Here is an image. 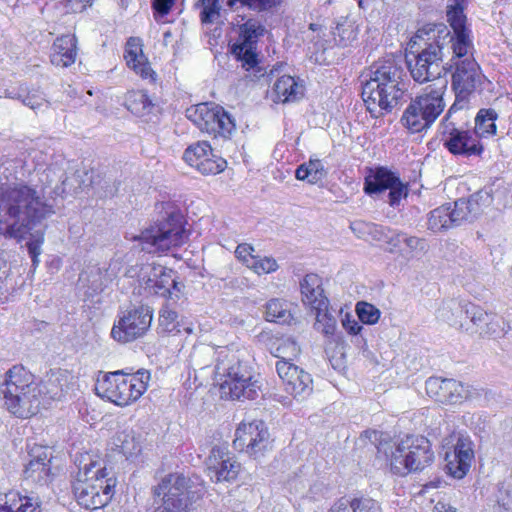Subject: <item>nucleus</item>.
<instances>
[{"mask_svg":"<svg viewBox=\"0 0 512 512\" xmlns=\"http://www.w3.org/2000/svg\"><path fill=\"white\" fill-rule=\"evenodd\" d=\"M310 28H311L312 30H316V24H311V25H310Z\"/></svg>","mask_w":512,"mask_h":512,"instance_id":"64","label":"nucleus"},{"mask_svg":"<svg viewBox=\"0 0 512 512\" xmlns=\"http://www.w3.org/2000/svg\"><path fill=\"white\" fill-rule=\"evenodd\" d=\"M433 512H456V509L444 502H438L433 509Z\"/></svg>","mask_w":512,"mask_h":512,"instance_id":"59","label":"nucleus"},{"mask_svg":"<svg viewBox=\"0 0 512 512\" xmlns=\"http://www.w3.org/2000/svg\"><path fill=\"white\" fill-rule=\"evenodd\" d=\"M498 114L494 109H480L475 117V126L472 132L481 140L494 136L497 131L496 120Z\"/></svg>","mask_w":512,"mask_h":512,"instance_id":"34","label":"nucleus"},{"mask_svg":"<svg viewBox=\"0 0 512 512\" xmlns=\"http://www.w3.org/2000/svg\"><path fill=\"white\" fill-rule=\"evenodd\" d=\"M214 103H200L186 110L187 118L192 121L201 131L207 129V123L216 115Z\"/></svg>","mask_w":512,"mask_h":512,"instance_id":"39","label":"nucleus"},{"mask_svg":"<svg viewBox=\"0 0 512 512\" xmlns=\"http://www.w3.org/2000/svg\"><path fill=\"white\" fill-rule=\"evenodd\" d=\"M277 261L272 257H260L256 256L253 260L249 269L254 271L256 274H268L275 272L278 269Z\"/></svg>","mask_w":512,"mask_h":512,"instance_id":"50","label":"nucleus"},{"mask_svg":"<svg viewBox=\"0 0 512 512\" xmlns=\"http://www.w3.org/2000/svg\"><path fill=\"white\" fill-rule=\"evenodd\" d=\"M215 109V117L210 119L206 125L207 129H202V132H206L214 137L221 136L226 138L235 129V123L222 107H215Z\"/></svg>","mask_w":512,"mask_h":512,"instance_id":"35","label":"nucleus"},{"mask_svg":"<svg viewBox=\"0 0 512 512\" xmlns=\"http://www.w3.org/2000/svg\"><path fill=\"white\" fill-rule=\"evenodd\" d=\"M208 475L214 482L234 480L239 472L240 464L234 459L226 447L215 446L206 460Z\"/></svg>","mask_w":512,"mask_h":512,"instance_id":"22","label":"nucleus"},{"mask_svg":"<svg viewBox=\"0 0 512 512\" xmlns=\"http://www.w3.org/2000/svg\"><path fill=\"white\" fill-rule=\"evenodd\" d=\"M159 323L165 332H179V329L177 328V313L167 307L160 311Z\"/></svg>","mask_w":512,"mask_h":512,"instance_id":"52","label":"nucleus"},{"mask_svg":"<svg viewBox=\"0 0 512 512\" xmlns=\"http://www.w3.org/2000/svg\"><path fill=\"white\" fill-rule=\"evenodd\" d=\"M314 311L316 316L314 328L327 338L333 337L337 329V320L329 311L328 306L321 310Z\"/></svg>","mask_w":512,"mask_h":512,"instance_id":"41","label":"nucleus"},{"mask_svg":"<svg viewBox=\"0 0 512 512\" xmlns=\"http://www.w3.org/2000/svg\"><path fill=\"white\" fill-rule=\"evenodd\" d=\"M254 248L252 245L247 243L239 244L235 250V256L239 261H241L244 265L250 268L253 260L257 255L253 254Z\"/></svg>","mask_w":512,"mask_h":512,"instance_id":"53","label":"nucleus"},{"mask_svg":"<svg viewBox=\"0 0 512 512\" xmlns=\"http://www.w3.org/2000/svg\"><path fill=\"white\" fill-rule=\"evenodd\" d=\"M303 81L290 75L279 77L273 84L270 98L275 103H291L304 96Z\"/></svg>","mask_w":512,"mask_h":512,"instance_id":"28","label":"nucleus"},{"mask_svg":"<svg viewBox=\"0 0 512 512\" xmlns=\"http://www.w3.org/2000/svg\"><path fill=\"white\" fill-rule=\"evenodd\" d=\"M205 487L202 481L182 473H169L153 487L154 512H197V502L202 499Z\"/></svg>","mask_w":512,"mask_h":512,"instance_id":"5","label":"nucleus"},{"mask_svg":"<svg viewBox=\"0 0 512 512\" xmlns=\"http://www.w3.org/2000/svg\"><path fill=\"white\" fill-rule=\"evenodd\" d=\"M367 228L369 229V231H371L372 228H376L375 225H367Z\"/></svg>","mask_w":512,"mask_h":512,"instance_id":"63","label":"nucleus"},{"mask_svg":"<svg viewBox=\"0 0 512 512\" xmlns=\"http://www.w3.org/2000/svg\"><path fill=\"white\" fill-rule=\"evenodd\" d=\"M450 109L441 121V135L445 148L453 155L479 156L484 147L472 130L457 127Z\"/></svg>","mask_w":512,"mask_h":512,"instance_id":"16","label":"nucleus"},{"mask_svg":"<svg viewBox=\"0 0 512 512\" xmlns=\"http://www.w3.org/2000/svg\"><path fill=\"white\" fill-rule=\"evenodd\" d=\"M238 3L252 11L261 13L276 8L282 3V0H227V5L230 8H234Z\"/></svg>","mask_w":512,"mask_h":512,"instance_id":"46","label":"nucleus"},{"mask_svg":"<svg viewBox=\"0 0 512 512\" xmlns=\"http://www.w3.org/2000/svg\"><path fill=\"white\" fill-rule=\"evenodd\" d=\"M264 32L265 27L259 20L253 18L239 26L238 38L232 45L231 52L246 70H250L258 64L256 47Z\"/></svg>","mask_w":512,"mask_h":512,"instance_id":"19","label":"nucleus"},{"mask_svg":"<svg viewBox=\"0 0 512 512\" xmlns=\"http://www.w3.org/2000/svg\"><path fill=\"white\" fill-rule=\"evenodd\" d=\"M342 325L344 329L351 335L359 334L363 328L357 320L351 318L348 314L345 316V318L342 319Z\"/></svg>","mask_w":512,"mask_h":512,"instance_id":"55","label":"nucleus"},{"mask_svg":"<svg viewBox=\"0 0 512 512\" xmlns=\"http://www.w3.org/2000/svg\"><path fill=\"white\" fill-rule=\"evenodd\" d=\"M170 35H171V34H170V32H169V31H167V32H165V33H164V37H165V38L170 37Z\"/></svg>","mask_w":512,"mask_h":512,"instance_id":"62","label":"nucleus"},{"mask_svg":"<svg viewBox=\"0 0 512 512\" xmlns=\"http://www.w3.org/2000/svg\"><path fill=\"white\" fill-rule=\"evenodd\" d=\"M233 447L258 459L272 448L268 427L262 420L241 422L235 431Z\"/></svg>","mask_w":512,"mask_h":512,"instance_id":"17","label":"nucleus"},{"mask_svg":"<svg viewBox=\"0 0 512 512\" xmlns=\"http://www.w3.org/2000/svg\"><path fill=\"white\" fill-rule=\"evenodd\" d=\"M474 451L469 438L458 437L453 452H446L445 461L448 473L454 478L462 479L469 471Z\"/></svg>","mask_w":512,"mask_h":512,"instance_id":"23","label":"nucleus"},{"mask_svg":"<svg viewBox=\"0 0 512 512\" xmlns=\"http://www.w3.org/2000/svg\"><path fill=\"white\" fill-rule=\"evenodd\" d=\"M356 313L359 320L368 325L376 324L380 318L381 312L378 308L368 302H358L356 304Z\"/></svg>","mask_w":512,"mask_h":512,"instance_id":"48","label":"nucleus"},{"mask_svg":"<svg viewBox=\"0 0 512 512\" xmlns=\"http://www.w3.org/2000/svg\"><path fill=\"white\" fill-rule=\"evenodd\" d=\"M153 311L147 305L131 307L118 316L111 329V337L120 343L132 342L149 330Z\"/></svg>","mask_w":512,"mask_h":512,"instance_id":"15","label":"nucleus"},{"mask_svg":"<svg viewBox=\"0 0 512 512\" xmlns=\"http://www.w3.org/2000/svg\"><path fill=\"white\" fill-rule=\"evenodd\" d=\"M188 239L183 216L178 211L166 212L161 220L142 231L134 240L150 254H162L182 246Z\"/></svg>","mask_w":512,"mask_h":512,"instance_id":"9","label":"nucleus"},{"mask_svg":"<svg viewBox=\"0 0 512 512\" xmlns=\"http://www.w3.org/2000/svg\"><path fill=\"white\" fill-rule=\"evenodd\" d=\"M55 213L46 199L44 187L15 184L0 192V235L18 243L26 240V247L36 268L44 243V229L33 226Z\"/></svg>","mask_w":512,"mask_h":512,"instance_id":"1","label":"nucleus"},{"mask_svg":"<svg viewBox=\"0 0 512 512\" xmlns=\"http://www.w3.org/2000/svg\"><path fill=\"white\" fill-rule=\"evenodd\" d=\"M302 302L312 310H321L329 306V300L324 295L322 279L319 275L310 273L300 282Z\"/></svg>","mask_w":512,"mask_h":512,"instance_id":"29","label":"nucleus"},{"mask_svg":"<svg viewBox=\"0 0 512 512\" xmlns=\"http://www.w3.org/2000/svg\"><path fill=\"white\" fill-rule=\"evenodd\" d=\"M471 322L481 329V333L498 338L504 336L510 326L505 319L493 312L488 313L480 306H468Z\"/></svg>","mask_w":512,"mask_h":512,"instance_id":"25","label":"nucleus"},{"mask_svg":"<svg viewBox=\"0 0 512 512\" xmlns=\"http://www.w3.org/2000/svg\"><path fill=\"white\" fill-rule=\"evenodd\" d=\"M447 7V21L454 31V35L449 34L447 45L451 43L452 51H457L458 55L466 53L468 48H472L473 43L470 39V31L466 28V16L462 0H450Z\"/></svg>","mask_w":512,"mask_h":512,"instance_id":"21","label":"nucleus"},{"mask_svg":"<svg viewBox=\"0 0 512 512\" xmlns=\"http://www.w3.org/2000/svg\"><path fill=\"white\" fill-rule=\"evenodd\" d=\"M406 235L407 234H405V233H397L396 235L391 237V239L389 240V245H390V251L391 252H398L399 254L402 255V253L404 251V240H403V238H406Z\"/></svg>","mask_w":512,"mask_h":512,"instance_id":"56","label":"nucleus"},{"mask_svg":"<svg viewBox=\"0 0 512 512\" xmlns=\"http://www.w3.org/2000/svg\"><path fill=\"white\" fill-rule=\"evenodd\" d=\"M468 306L476 305L472 303L462 304L454 300L445 302L438 309L437 318L451 326H462L461 318L464 314L471 319V314L467 312Z\"/></svg>","mask_w":512,"mask_h":512,"instance_id":"32","label":"nucleus"},{"mask_svg":"<svg viewBox=\"0 0 512 512\" xmlns=\"http://www.w3.org/2000/svg\"><path fill=\"white\" fill-rule=\"evenodd\" d=\"M402 74L394 59H385L361 75L362 99L372 117L391 112L403 102L406 88Z\"/></svg>","mask_w":512,"mask_h":512,"instance_id":"3","label":"nucleus"},{"mask_svg":"<svg viewBox=\"0 0 512 512\" xmlns=\"http://www.w3.org/2000/svg\"><path fill=\"white\" fill-rule=\"evenodd\" d=\"M184 161L203 175H216L224 171L227 162L214 153L207 141H198L189 145L183 153Z\"/></svg>","mask_w":512,"mask_h":512,"instance_id":"20","label":"nucleus"},{"mask_svg":"<svg viewBox=\"0 0 512 512\" xmlns=\"http://www.w3.org/2000/svg\"><path fill=\"white\" fill-rule=\"evenodd\" d=\"M404 240V251L402 253L403 257L411 258L417 253H422L426 251L427 245L424 239L418 238L416 236H408L403 238Z\"/></svg>","mask_w":512,"mask_h":512,"instance_id":"51","label":"nucleus"},{"mask_svg":"<svg viewBox=\"0 0 512 512\" xmlns=\"http://www.w3.org/2000/svg\"><path fill=\"white\" fill-rule=\"evenodd\" d=\"M211 352H213V348H211V347H206L205 348V353L210 354Z\"/></svg>","mask_w":512,"mask_h":512,"instance_id":"61","label":"nucleus"},{"mask_svg":"<svg viewBox=\"0 0 512 512\" xmlns=\"http://www.w3.org/2000/svg\"><path fill=\"white\" fill-rule=\"evenodd\" d=\"M126 106L133 114L143 116L150 112L152 103L143 91H132L127 94Z\"/></svg>","mask_w":512,"mask_h":512,"instance_id":"42","label":"nucleus"},{"mask_svg":"<svg viewBox=\"0 0 512 512\" xmlns=\"http://www.w3.org/2000/svg\"><path fill=\"white\" fill-rule=\"evenodd\" d=\"M446 89L447 80H440L428 85L420 95L412 98L401 117L403 126L411 133L430 128L446 106L443 98Z\"/></svg>","mask_w":512,"mask_h":512,"instance_id":"8","label":"nucleus"},{"mask_svg":"<svg viewBox=\"0 0 512 512\" xmlns=\"http://www.w3.org/2000/svg\"><path fill=\"white\" fill-rule=\"evenodd\" d=\"M492 203V196L487 190H479L469 198L458 199L454 207L442 205L429 213L428 229L433 232H440L465 222H472L477 219Z\"/></svg>","mask_w":512,"mask_h":512,"instance_id":"11","label":"nucleus"},{"mask_svg":"<svg viewBox=\"0 0 512 512\" xmlns=\"http://www.w3.org/2000/svg\"><path fill=\"white\" fill-rule=\"evenodd\" d=\"M385 455L391 471L397 475L423 470L434 460L429 440L419 435L406 436L391 446L389 452L385 451Z\"/></svg>","mask_w":512,"mask_h":512,"instance_id":"12","label":"nucleus"},{"mask_svg":"<svg viewBox=\"0 0 512 512\" xmlns=\"http://www.w3.org/2000/svg\"><path fill=\"white\" fill-rule=\"evenodd\" d=\"M23 91V104L34 111L40 110L43 107H47L48 101L44 94L39 90H28L26 86L21 85Z\"/></svg>","mask_w":512,"mask_h":512,"instance_id":"49","label":"nucleus"},{"mask_svg":"<svg viewBox=\"0 0 512 512\" xmlns=\"http://www.w3.org/2000/svg\"><path fill=\"white\" fill-rule=\"evenodd\" d=\"M449 390L446 394L445 404H459L472 397V391L469 386L464 385L462 382L451 379L448 381Z\"/></svg>","mask_w":512,"mask_h":512,"instance_id":"44","label":"nucleus"},{"mask_svg":"<svg viewBox=\"0 0 512 512\" xmlns=\"http://www.w3.org/2000/svg\"><path fill=\"white\" fill-rule=\"evenodd\" d=\"M161 273H165V267L162 265L145 263L130 267L126 275L130 278H137L139 285L146 289Z\"/></svg>","mask_w":512,"mask_h":512,"instance_id":"36","label":"nucleus"},{"mask_svg":"<svg viewBox=\"0 0 512 512\" xmlns=\"http://www.w3.org/2000/svg\"><path fill=\"white\" fill-rule=\"evenodd\" d=\"M5 97L10 99H17L23 102V91L21 90V86L18 89H6Z\"/></svg>","mask_w":512,"mask_h":512,"instance_id":"57","label":"nucleus"},{"mask_svg":"<svg viewBox=\"0 0 512 512\" xmlns=\"http://www.w3.org/2000/svg\"><path fill=\"white\" fill-rule=\"evenodd\" d=\"M69 2L71 3L72 7L79 5V7L74 8V11H82L87 6H91L93 0H69Z\"/></svg>","mask_w":512,"mask_h":512,"instance_id":"58","label":"nucleus"},{"mask_svg":"<svg viewBox=\"0 0 512 512\" xmlns=\"http://www.w3.org/2000/svg\"><path fill=\"white\" fill-rule=\"evenodd\" d=\"M329 512H382L377 501L372 498H353L352 500L340 499Z\"/></svg>","mask_w":512,"mask_h":512,"instance_id":"33","label":"nucleus"},{"mask_svg":"<svg viewBox=\"0 0 512 512\" xmlns=\"http://www.w3.org/2000/svg\"><path fill=\"white\" fill-rule=\"evenodd\" d=\"M117 189L109 191V193L106 194V196H113L116 193Z\"/></svg>","mask_w":512,"mask_h":512,"instance_id":"60","label":"nucleus"},{"mask_svg":"<svg viewBox=\"0 0 512 512\" xmlns=\"http://www.w3.org/2000/svg\"><path fill=\"white\" fill-rule=\"evenodd\" d=\"M0 512H40V500L18 491H9L0 495Z\"/></svg>","mask_w":512,"mask_h":512,"instance_id":"30","label":"nucleus"},{"mask_svg":"<svg viewBox=\"0 0 512 512\" xmlns=\"http://www.w3.org/2000/svg\"><path fill=\"white\" fill-rule=\"evenodd\" d=\"M327 175L324 165L319 159H310L308 162L298 166L295 177L301 181H307L309 184L321 182Z\"/></svg>","mask_w":512,"mask_h":512,"instance_id":"38","label":"nucleus"},{"mask_svg":"<svg viewBox=\"0 0 512 512\" xmlns=\"http://www.w3.org/2000/svg\"><path fill=\"white\" fill-rule=\"evenodd\" d=\"M112 444L115 450L123 454L127 459L137 455L141 451L140 441L131 430L117 432L112 439Z\"/></svg>","mask_w":512,"mask_h":512,"instance_id":"37","label":"nucleus"},{"mask_svg":"<svg viewBox=\"0 0 512 512\" xmlns=\"http://www.w3.org/2000/svg\"><path fill=\"white\" fill-rule=\"evenodd\" d=\"M266 320L280 324L289 323L292 316L288 304L280 299H271L266 304Z\"/></svg>","mask_w":512,"mask_h":512,"instance_id":"40","label":"nucleus"},{"mask_svg":"<svg viewBox=\"0 0 512 512\" xmlns=\"http://www.w3.org/2000/svg\"><path fill=\"white\" fill-rule=\"evenodd\" d=\"M452 52L454 72L451 85L455 92V101L450 107V112L456 113L468 107L470 96L481 86L485 77L474 59L473 47L468 48L463 55H458L457 51Z\"/></svg>","mask_w":512,"mask_h":512,"instance_id":"13","label":"nucleus"},{"mask_svg":"<svg viewBox=\"0 0 512 512\" xmlns=\"http://www.w3.org/2000/svg\"><path fill=\"white\" fill-rule=\"evenodd\" d=\"M363 189L370 196L389 190L388 203L394 208L408 196V186L394 172L382 166L369 170Z\"/></svg>","mask_w":512,"mask_h":512,"instance_id":"18","label":"nucleus"},{"mask_svg":"<svg viewBox=\"0 0 512 512\" xmlns=\"http://www.w3.org/2000/svg\"><path fill=\"white\" fill-rule=\"evenodd\" d=\"M71 375L64 370L50 371L40 382L22 365H14L0 380V394L6 409L18 418L38 413L48 400H59L68 389Z\"/></svg>","mask_w":512,"mask_h":512,"instance_id":"2","label":"nucleus"},{"mask_svg":"<svg viewBox=\"0 0 512 512\" xmlns=\"http://www.w3.org/2000/svg\"><path fill=\"white\" fill-rule=\"evenodd\" d=\"M78 55L77 38L73 34L57 37L50 49V61L56 67L66 68L75 63Z\"/></svg>","mask_w":512,"mask_h":512,"instance_id":"27","label":"nucleus"},{"mask_svg":"<svg viewBox=\"0 0 512 512\" xmlns=\"http://www.w3.org/2000/svg\"><path fill=\"white\" fill-rule=\"evenodd\" d=\"M202 10L200 18L204 24H212L218 21L221 14L220 0H200Z\"/></svg>","mask_w":512,"mask_h":512,"instance_id":"47","label":"nucleus"},{"mask_svg":"<svg viewBox=\"0 0 512 512\" xmlns=\"http://www.w3.org/2000/svg\"><path fill=\"white\" fill-rule=\"evenodd\" d=\"M174 2L175 0H153L152 8L156 21H159L161 17H164L170 12Z\"/></svg>","mask_w":512,"mask_h":512,"instance_id":"54","label":"nucleus"},{"mask_svg":"<svg viewBox=\"0 0 512 512\" xmlns=\"http://www.w3.org/2000/svg\"><path fill=\"white\" fill-rule=\"evenodd\" d=\"M286 349L290 350L291 355H296L300 351L297 343L290 339L285 340L277 348V352L284 353ZM276 357L281 358L276 362V370L282 380L284 390L297 400L307 398L313 391L311 375L295 364L286 361L280 354H276Z\"/></svg>","mask_w":512,"mask_h":512,"instance_id":"14","label":"nucleus"},{"mask_svg":"<svg viewBox=\"0 0 512 512\" xmlns=\"http://www.w3.org/2000/svg\"><path fill=\"white\" fill-rule=\"evenodd\" d=\"M215 375L221 381L222 394L237 400H254L260 394L258 380L252 375L247 364L239 361L235 354L226 350L219 352Z\"/></svg>","mask_w":512,"mask_h":512,"instance_id":"7","label":"nucleus"},{"mask_svg":"<svg viewBox=\"0 0 512 512\" xmlns=\"http://www.w3.org/2000/svg\"><path fill=\"white\" fill-rule=\"evenodd\" d=\"M450 379H442L440 377H430L425 382L426 393L429 397L437 402L445 404L446 394H448Z\"/></svg>","mask_w":512,"mask_h":512,"instance_id":"43","label":"nucleus"},{"mask_svg":"<svg viewBox=\"0 0 512 512\" xmlns=\"http://www.w3.org/2000/svg\"><path fill=\"white\" fill-rule=\"evenodd\" d=\"M30 457L24 470L25 479L39 485L48 484L52 477L50 449L42 446L34 447L31 449Z\"/></svg>","mask_w":512,"mask_h":512,"instance_id":"24","label":"nucleus"},{"mask_svg":"<svg viewBox=\"0 0 512 512\" xmlns=\"http://www.w3.org/2000/svg\"><path fill=\"white\" fill-rule=\"evenodd\" d=\"M145 291L150 294H156L166 299L178 298L180 293L179 283L173 277V271L165 268V273H161L156 280H153Z\"/></svg>","mask_w":512,"mask_h":512,"instance_id":"31","label":"nucleus"},{"mask_svg":"<svg viewBox=\"0 0 512 512\" xmlns=\"http://www.w3.org/2000/svg\"><path fill=\"white\" fill-rule=\"evenodd\" d=\"M448 36L449 30L444 25L417 31L406 53V62L414 81L425 83L442 80L440 76Z\"/></svg>","mask_w":512,"mask_h":512,"instance_id":"4","label":"nucleus"},{"mask_svg":"<svg viewBox=\"0 0 512 512\" xmlns=\"http://www.w3.org/2000/svg\"><path fill=\"white\" fill-rule=\"evenodd\" d=\"M150 379L151 374L146 369L133 372L131 368H125L98 379L95 391L101 398L125 407L137 401L146 392Z\"/></svg>","mask_w":512,"mask_h":512,"instance_id":"6","label":"nucleus"},{"mask_svg":"<svg viewBox=\"0 0 512 512\" xmlns=\"http://www.w3.org/2000/svg\"><path fill=\"white\" fill-rule=\"evenodd\" d=\"M332 33L336 44L340 46H348L357 37L354 25L346 20L338 22Z\"/></svg>","mask_w":512,"mask_h":512,"instance_id":"45","label":"nucleus"},{"mask_svg":"<svg viewBox=\"0 0 512 512\" xmlns=\"http://www.w3.org/2000/svg\"><path fill=\"white\" fill-rule=\"evenodd\" d=\"M124 58L131 68L142 79L155 83L156 73L152 70L146 56L143 54L142 41L137 37H130L125 46Z\"/></svg>","mask_w":512,"mask_h":512,"instance_id":"26","label":"nucleus"},{"mask_svg":"<svg viewBox=\"0 0 512 512\" xmlns=\"http://www.w3.org/2000/svg\"><path fill=\"white\" fill-rule=\"evenodd\" d=\"M116 481L108 477L107 469L96 462L85 465L79 471L74 494L79 505L87 510L104 508L111 500Z\"/></svg>","mask_w":512,"mask_h":512,"instance_id":"10","label":"nucleus"}]
</instances>
